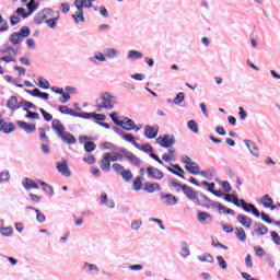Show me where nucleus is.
I'll return each instance as SVG.
<instances>
[{
    "instance_id": "44",
    "label": "nucleus",
    "mask_w": 280,
    "mask_h": 280,
    "mask_svg": "<svg viewBox=\"0 0 280 280\" xmlns=\"http://www.w3.org/2000/svg\"><path fill=\"white\" fill-rule=\"evenodd\" d=\"M15 128L16 127L12 122L5 121V125H3L2 128V132H4V135H10V132H14Z\"/></svg>"
},
{
    "instance_id": "13",
    "label": "nucleus",
    "mask_w": 280,
    "mask_h": 280,
    "mask_svg": "<svg viewBox=\"0 0 280 280\" xmlns=\"http://www.w3.org/2000/svg\"><path fill=\"white\" fill-rule=\"evenodd\" d=\"M105 161H112V163H116V161H124V154L121 152H112L104 153Z\"/></svg>"
},
{
    "instance_id": "62",
    "label": "nucleus",
    "mask_w": 280,
    "mask_h": 280,
    "mask_svg": "<svg viewBox=\"0 0 280 280\" xmlns=\"http://www.w3.org/2000/svg\"><path fill=\"white\" fill-rule=\"evenodd\" d=\"M69 100H71V94H69L68 92H65L63 90L61 93V98L59 100L60 104H67Z\"/></svg>"
},
{
    "instance_id": "49",
    "label": "nucleus",
    "mask_w": 280,
    "mask_h": 280,
    "mask_svg": "<svg viewBox=\"0 0 280 280\" xmlns=\"http://www.w3.org/2000/svg\"><path fill=\"white\" fill-rule=\"evenodd\" d=\"M0 54H9V55L13 54V56H16V54H19V48H14L12 46H9L4 49H1Z\"/></svg>"
},
{
    "instance_id": "41",
    "label": "nucleus",
    "mask_w": 280,
    "mask_h": 280,
    "mask_svg": "<svg viewBox=\"0 0 280 280\" xmlns=\"http://www.w3.org/2000/svg\"><path fill=\"white\" fill-rule=\"evenodd\" d=\"M74 117H80L81 119H93V117H95V112H93V113H88V112L74 113Z\"/></svg>"
},
{
    "instance_id": "21",
    "label": "nucleus",
    "mask_w": 280,
    "mask_h": 280,
    "mask_svg": "<svg viewBox=\"0 0 280 280\" xmlns=\"http://www.w3.org/2000/svg\"><path fill=\"white\" fill-rule=\"evenodd\" d=\"M52 130L60 137L65 132V125L58 119L52 120Z\"/></svg>"
},
{
    "instance_id": "20",
    "label": "nucleus",
    "mask_w": 280,
    "mask_h": 280,
    "mask_svg": "<svg viewBox=\"0 0 280 280\" xmlns=\"http://www.w3.org/2000/svg\"><path fill=\"white\" fill-rule=\"evenodd\" d=\"M104 55L105 58H108L109 60H115V58H119V50L115 48H105Z\"/></svg>"
},
{
    "instance_id": "61",
    "label": "nucleus",
    "mask_w": 280,
    "mask_h": 280,
    "mask_svg": "<svg viewBox=\"0 0 280 280\" xmlns=\"http://www.w3.org/2000/svg\"><path fill=\"white\" fill-rule=\"evenodd\" d=\"M199 261H207L208 264H213V256L211 254H206L205 256H198Z\"/></svg>"
},
{
    "instance_id": "31",
    "label": "nucleus",
    "mask_w": 280,
    "mask_h": 280,
    "mask_svg": "<svg viewBox=\"0 0 280 280\" xmlns=\"http://www.w3.org/2000/svg\"><path fill=\"white\" fill-rule=\"evenodd\" d=\"M82 268L86 270V272H100V267L95 264L84 262Z\"/></svg>"
},
{
    "instance_id": "59",
    "label": "nucleus",
    "mask_w": 280,
    "mask_h": 280,
    "mask_svg": "<svg viewBox=\"0 0 280 280\" xmlns=\"http://www.w3.org/2000/svg\"><path fill=\"white\" fill-rule=\"evenodd\" d=\"M121 138L127 141L128 143H135V141H137V138H135V136L132 133H126L124 132Z\"/></svg>"
},
{
    "instance_id": "56",
    "label": "nucleus",
    "mask_w": 280,
    "mask_h": 280,
    "mask_svg": "<svg viewBox=\"0 0 280 280\" xmlns=\"http://www.w3.org/2000/svg\"><path fill=\"white\" fill-rule=\"evenodd\" d=\"M141 152H145V154H152L154 152V149L152 148V144L144 143L141 145Z\"/></svg>"
},
{
    "instance_id": "54",
    "label": "nucleus",
    "mask_w": 280,
    "mask_h": 280,
    "mask_svg": "<svg viewBox=\"0 0 280 280\" xmlns=\"http://www.w3.org/2000/svg\"><path fill=\"white\" fill-rule=\"evenodd\" d=\"M110 162L112 161H105L103 155V160L101 161V170H103V172H110Z\"/></svg>"
},
{
    "instance_id": "18",
    "label": "nucleus",
    "mask_w": 280,
    "mask_h": 280,
    "mask_svg": "<svg viewBox=\"0 0 280 280\" xmlns=\"http://www.w3.org/2000/svg\"><path fill=\"white\" fill-rule=\"evenodd\" d=\"M223 198L225 202H231L232 205H235V207H240L242 202V199H240L236 194H228Z\"/></svg>"
},
{
    "instance_id": "8",
    "label": "nucleus",
    "mask_w": 280,
    "mask_h": 280,
    "mask_svg": "<svg viewBox=\"0 0 280 280\" xmlns=\"http://www.w3.org/2000/svg\"><path fill=\"white\" fill-rule=\"evenodd\" d=\"M147 174L148 178H152L153 180H163L165 178V174L154 166L147 167Z\"/></svg>"
},
{
    "instance_id": "16",
    "label": "nucleus",
    "mask_w": 280,
    "mask_h": 280,
    "mask_svg": "<svg viewBox=\"0 0 280 280\" xmlns=\"http://www.w3.org/2000/svg\"><path fill=\"white\" fill-rule=\"evenodd\" d=\"M212 209H218L219 211H223L225 215H235V210L226 208L220 202H212Z\"/></svg>"
},
{
    "instance_id": "38",
    "label": "nucleus",
    "mask_w": 280,
    "mask_h": 280,
    "mask_svg": "<svg viewBox=\"0 0 280 280\" xmlns=\"http://www.w3.org/2000/svg\"><path fill=\"white\" fill-rule=\"evenodd\" d=\"M46 16L43 14V11H39L35 16H34V23L36 25H43L45 23Z\"/></svg>"
},
{
    "instance_id": "32",
    "label": "nucleus",
    "mask_w": 280,
    "mask_h": 280,
    "mask_svg": "<svg viewBox=\"0 0 280 280\" xmlns=\"http://www.w3.org/2000/svg\"><path fill=\"white\" fill-rule=\"evenodd\" d=\"M16 34L23 39L27 38L32 34V31L30 30V26H22Z\"/></svg>"
},
{
    "instance_id": "6",
    "label": "nucleus",
    "mask_w": 280,
    "mask_h": 280,
    "mask_svg": "<svg viewBox=\"0 0 280 280\" xmlns=\"http://www.w3.org/2000/svg\"><path fill=\"white\" fill-rule=\"evenodd\" d=\"M213 201L207 195L199 192V197L195 200V205H198L199 207H203L205 209H213Z\"/></svg>"
},
{
    "instance_id": "35",
    "label": "nucleus",
    "mask_w": 280,
    "mask_h": 280,
    "mask_svg": "<svg viewBox=\"0 0 280 280\" xmlns=\"http://www.w3.org/2000/svg\"><path fill=\"white\" fill-rule=\"evenodd\" d=\"M191 255V252L189 250V245L187 244V242H183L182 243V252H180V256L184 258H187Z\"/></svg>"
},
{
    "instance_id": "45",
    "label": "nucleus",
    "mask_w": 280,
    "mask_h": 280,
    "mask_svg": "<svg viewBox=\"0 0 280 280\" xmlns=\"http://www.w3.org/2000/svg\"><path fill=\"white\" fill-rule=\"evenodd\" d=\"M91 62H97V60L100 62H106V56L102 52H96L94 57L90 58Z\"/></svg>"
},
{
    "instance_id": "47",
    "label": "nucleus",
    "mask_w": 280,
    "mask_h": 280,
    "mask_svg": "<svg viewBox=\"0 0 280 280\" xmlns=\"http://www.w3.org/2000/svg\"><path fill=\"white\" fill-rule=\"evenodd\" d=\"M142 188H143V182H141V176H138L133 180V190L141 191Z\"/></svg>"
},
{
    "instance_id": "5",
    "label": "nucleus",
    "mask_w": 280,
    "mask_h": 280,
    "mask_svg": "<svg viewBox=\"0 0 280 280\" xmlns=\"http://www.w3.org/2000/svg\"><path fill=\"white\" fill-rule=\"evenodd\" d=\"M240 207L243 209V211H245V213H253L255 218H261V212H259V209H257L255 205L248 203L246 200L241 199Z\"/></svg>"
},
{
    "instance_id": "9",
    "label": "nucleus",
    "mask_w": 280,
    "mask_h": 280,
    "mask_svg": "<svg viewBox=\"0 0 280 280\" xmlns=\"http://www.w3.org/2000/svg\"><path fill=\"white\" fill-rule=\"evenodd\" d=\"M144 137H147V139H156V137H159V125L144 126Z\"/></svg>"
},
{
    "instance_id": "2",
    "label": "nucleus",
    "mask_w": 280,
    "mask_h": 280,
    "mask_svg": "<svg viewBox=\"0 0 280 280\" xmlns=\"http://www.w3.org/2000/svg\"><path fill=\"white\" fill-rule=\"evenodd\" d=\"M170 186L178 187L179 189H182L183 194L186 196V198H188V200H191L192 202H196V200H198L200 191L194 190V188H191L185 184H180V183L176 182L175 179L170 180Z\"/></svg>"
},
{
    "instance_id": "4",
    "label": "nucleus",
    "mask_w": 280,
    "mask_h": 280,
    "mask_svg": "<svg viewBox=\"0 0 280 280\" xmlns=\"http://www.w3.org/2000/svg\"><path fill=\"white\" fill-rule=\"evenodd\" d=\"M156 143L161 148L170 149L176 144V138L174 137V135H163L156 139Z\"/></svg>"
},
{
    "instance_id": "63",
    "label": "nucleus",
    "mask_w": 280,
    "mask_h": 280,
    "mask_svg": "<svg viewBox=\"0 0 280 280\" xmlns=\"http://www.w3.org/2000/svg\"><path fill=\"white\" fill-rule=\"evenodd\" d=\"M270 235H271L272 242H273L277 246H280V236H279V233H277L276 231H271V232H270Z\"/></svg>"
},
{
    "instance_id": "15",
    "label": "nucleus",
    "mask_w": 280,
    "mask_h": 280,
    "mask_svg": "<svg viewBox=\"0 0 280 280\" xmlns=\"http://www.w3.org/2000/svg\"><path fill=\"white\" fill-rule=\"evenodd\" d=\"M237 222H240V224H242V226H244L245 229H250V226H253V219L248 218L245 214H238L236 217Z\"/></svg>"
},
{
    "instance_id": "3",
    "label": "nucleus",
    "mask_w": 280,
    "mask_h": 280,
    "mask_svg": "<svg viewBox=\"0 0 280 280\" xmlns=\"http://www.w3.org/2000/svg\"><path fill=\"white\" fill-rule=\"evenodd\" d=\"M160 202L163 207H176L178 205V197L170 192H161Z\"/></svg>"
},
{
    "instance_id": "48",
    "label": "nucleus",
    "mask_w": 280,
    "mask_h": 280,
    "mask_svg": "<svg viewBox=\"0 0 280 280\" xmlns=\"http://www.w3.org/2000/svg\"><path fill=\"white\" fill-rule=\"evenodd\" d=\"M34 183H35L34 179H31L27 177L22 180V185L24 189H26V191H30V189H32Z\"/></svg>"
},
{
    "instance_id": "60",
    "label": "nucleus",
    "mask_w": 280,
    "mask_h": 280,
    "mask_svg": "<svg viewBox=\"0 0 280 280\" xmlns=\"http://www.w3.org/2000/svg\"><path fill=\"white\" fill-rule=\"evenodd\" d=\"M34 211L36 213L37 222H39V224H43V222H45L47 220V218L40 212V210L34 209Z\"/></svg>"
},
{
    "instance_id": "7",
    "label": "nucleus",
    "mask_w": 280,
    "mask_h": 280,
    "mask_svg": "<svg viewBox=\"0 0 280 280\" xmlns=\"http://www.w3.org/2000/svg\"><path fill=\"white\" fill-rule=\"evenodd\" d=\"M119 152H121L125 159H128L131 165H135L136 167H141V159L137 158V155L132 154V152L128 151L126 148H120Z\"/></svg>"
},
{
    "instance_id": "37",
    "label": "nucleus",
    "mask_w": 280,
    "mask_h": 280,
    "mask_svg": "<svg viewBox=\"0 0 280 280\" xmlns=\"http://www.w3.org/2000/svg\"><path fill=\"white\" fill-rule=\"evenodd\" d=\"M37 80H38V85L37 86H39V89H44L45 91H47V89H51V85L49 84L47 79H44L43 77H39Z\"/></svg>"
},
{
    "instance_id": "24",
    "label": "nucleus",
    "mask_w": 280,
    "mask_h": 280,
    "mask_svg": "<svg viewBox=\"0 0 280 280\" xmlns=\"http://www.w3.org/2000/svg\"><path fill=\"white\" fill-rule=\"evenodd\" d=\"M39 185H42L43 187V191H45L46 196L48 198H51L54 196V187H51V185L43 182V180H39Z\"/></svg>"
},
{
    "instance_id": "36",
    "label": "nucleus",
    "mask_w": 280,
    "mask_h": 280,
    "mask_svg": "<svg viewBox=\"0 0 280 280\" xmlns=\"http://www.w3.org/2000/svg\"><path fill=\"white\" fill-rule=\"evenodd\" d=\"M185 170L186 172H188V174H192L194 176H198V174H200V165H196V166L186 165Z\"/></svg>"
},
{
    "instance_id": "34",
    "label": "nucleus",
    "mask_w": 280,
    "mask_h": 280,
    "mask_svg": "<svg viewBox=\"0 0 280 280\" xmlns=\"http://www.w3.org/2000/svg\"><path fill=\"white\" fill-rule=\"evenodd\" d=\"M236 237L238 242H246V231L243 228H236Z\"/></svg>"
},
{
    "instance_id": "11",
    "label": "nucleus",
    "mask_w": 280,
    "mask_h": 280,
    "mask_svg": "<svg viewBox=\"0 0 280 280\" xmlns=\"http://www.w3.org/2000/svg\"><path fill=\"white\" fill-rule=\"evenodd\" d=\"M16 124L19 128H21V130H24V132H26V135H32V132H36V125L34 124L32 125L23 120H18Z\"/></svg>"
},
{
    "instance_id": "27",
    "label": "nucleus",
    "mask_w": 280,
    "mask_h": 280,
    "mask_svg": "<svg viewBox=\"0 0 280 280\" xmlns=\"http://www.w3.org/2000/svg\"><path fill=\"white\" fill-rule=\"evenodd\" d=\"M127 58L128 60H141V58H143V54L139 50H129Z\"/></svg>"
},
{
    "instance_id": "14",
    "label": "nucleus",
    "mask_w": 280,
    "mask_h": 280,
    "mask_svg": "<svg viewBox=\"0 0 280 280\" xmlns=\"http://www.w3.org/2000/svg\"><path fill=\"white\" fill-rule=\"evenodd\" d=\"M143 191H147V194H154V191H161V184L147 182L144 184Z\"/></svg>"
},
{
    "instance_id": "22",
    "label": "nucleus",
    "mask_w": 280,
    "mask_h": 280,
    "mask_svg": "<svg viewBox=\"0 0 280 280\" xmlns=\"http://www.w3.org/2000/svg\"><path fill=\"white\" fill-rule=\"evenodd\" d=\"M260 205H262L265 209H270L272 205H275V200L269 195H265L260 199Z\"/></svg>"
},
{
    "instance_id": "33",
    "label": "nucleus",
    "mask_w": 280,
    "mask_h": 280,
    "mask_svg": "<svg viewBox=\"0 0 280 280\" xmlns=\"http://www.w3.org/2000/svg\"><path fill=\"white\" fill-rule=\"evenodd\" d=\"M97 148V144L95 142L89 140L84 142V150L88 152V154H91V152H95V149Z\"/></svg>"
},
{
    "instance_id": "17",
    "label": "nucleus",
    "mask_w": 280,
    "mask_h": 280,
    "mask_svg": "<svg viewBox=\"0 0 280 280\" xmlns=\"http://www.w3.org/2000/svg\"><path fill=\"white\" fill-rule=\"evenodd\" d=\"M7 108H9V110H11L12 113H14V110H19L20 105H19V97L16 96H11L8 101H7Z\"/></svg>"
},
{
    "instance_id": "58",
    "label": "nucleus",
    "mask_w": 280,
    "mask_h": 280,
    "mask_svg": "<svg viewBox=\"0 0 280 280\" xmlns=\"http://www.w3.org/2000/svg\"><path fill=\"white\" fill-rule=\"evenodd\" d=\"M173 102L176 105L183 104V102H185V93H183V92L177 93V95L175 96Z\"/></svg>"
},
{
    "instance_id": "50",
    "label": "nucleus",
    "mask_w": 280,
    "mask_h": 280,
    "mask_svg": "<svg viewBox=\"0 0 280 280\" xmlns=\"http://www.w3.org/2000/svg\"><path fill=\"white\" fill-rule=\"evenodd\" d=\"M120 176L126 180V183H130L132 180V172L130 170H125L120 173Z\"/></svg>"
},
{
    "instance_id": "25",
    "label": "nucleus",
    "mask_w": 280,
    "mask_h": 280,
    "mask_svg": "<svg viewBox=\"0 0 280 280\" xmlns=\"http://www.w3.org/2000/svg\"><path fill=\"white\" fill-rule=\"evenodd\" d=\"M58 21H60V11H57V16L45 20V23L50 27V30H55L58 25Z\"/></svg>"
},
{
    "instance_id": "28",
    "label": "nucleus",
    "mask_w": 280,
    "mask_h": 280,
    "mask_svg": "<svg viewBox=\"0 0 280 280\" xmlns=\"http://www.w3.org/2000/svg\"><path fill=\"white\" fill-rule=\"evenodd\" d=\"M208 218H210V220H211V213L202 212V211L197 212V220L200 224H205L207 222Z\"/></svg>"
},
{
    "instance_id": "19",
    "label": "nucleus",
    "mask_w": 280,
    "mask_h": 280,
    "mask_svg": "<svg viewBox=\"0 0 280 280\" xmlns=\"http://www.w3.org/2000/svg\"><path fill=\"white\" fill-rule=\"evenodd\" d=\"M122 121L124 125L120 128H122V130H126L127 132H130V130H135V128H137V124H135V120L128 117H125Z\"/></svg>"
},
{
    "instance_id": "1",
    "label": "nucleus",
    "mask_w": 280,
    "mask_h": 280,
    "mask_svg": "<svg viewBox=\"0 0 280 280\" xmlns=\"http://www.w3.org/2000/svg\"><path fill=\"white\" fill-rule=\"evenodd\" d=\"M101 102V103H100ZM97 108H106V110H113L115 104H117V96H114L109 92H104L101 97L96 100Z\"/></svg>"
},
{
    "instance_id": "39",
    "label": "nucleus",
    "mask_w": 280,
    "mask_h": 280,
    "mask_svg": "<svg viewBox=\"0 0 280 280\" xmlns=\"http://www.w3.org/2000/svg\"><path fill=\"white\" fill-rule=\"evenodd\" d=\"M117 116H118L117 112H114V113L109 114V117H110L112 121L116 126H119V128H121V127H124V120H119V118Z\"/></svg>"
},
{
    "instance_id": "42",
    "label": "nucleus",
    "mask_w": 280,
    "mask_h": 280,
    "mask_svg": "<svg viewBox=\"0 0 280 280\" xmlns=\"http://www.w3.org/2000/svg\"><path fill=\"white\" fill-rule=\"evenodd\" d=\"M167 172H170L171 174H174L175 176H178L179 178L185 179V170L182 168V171H176L174 168H172V166H165Z\"/></svg>"
},
{
    "instance_id": "46",
    "label": "nucleus",
    "mask_w": 280,
    "mask_h": 280,
    "mask_svg": "<svg viewBox=\"0 0 280 280\" xmlns=\"http://www.w3.org/2000/svg\"><path fill=\"white\" fill-rule=\"evenodd\" d=\"M10 30V24H8V20L3 19L0 14V32H8Z\"/></svg>"
},
{
    "instance_id": "51",
    "label": "nucleus",
    "mask_w": 280,
    "mask_h": 280,
    "mask_svg": "<svg viewBox=\"0 0 280 280\" xmlns=\"http://www.w3.org/2000/svg\"><path fill=\"white\" fill-rule=\"evenodd\" d=\"M38 110L44 117L45 121H51L54 119V116L49 112L43 109V107H39Z\"/></svg>"
},
{
    "instance_id": "29",
    "label": "nucleus",
    "mask_w": 280,
    "mask_h": 280,
    "mask_svg": "<svg viewBox=\"0 0 280 280\" xmlns=\"http://www.w3.org/2000/svg\"><path fill=\"white\" fill-rule=\"evenodd\" d=\"M9 40L12 45H21L23 43V38L16 32H13L9 36Z\"/></svg>"
},
{
    "instance_id": "30",
    "label": "nucleus",
    "mask_w": 280,
    "mask_h": 280,
    "mask_svg": "<svg viewBox=\"0 0 280 280\" xmlns=\"http://www.w3.org/2000/svg\"><path fill=\"white\" fill-rule=\"evenodd\" d=\"M58 110L61 113V115H70L71 117H75V112H73V109L69 108L67 105H60Z\"/></svg>"
},
{
    "instance_id": "26",
    "label": "nucleus",
    "mask_w": 280,
    "mask_h": 280,
    "mask_svg": "<svg viewBox=\"0 0 280 280\" xmlns=\"http://www.w3.org/2000/svg\"><path fill=\"white\" fill-rule=\"evenodd\" d=\"M254 226H256L254 231L257 235H267L268 228L264 223H255Z\"/></svg>"
},
{
    "instance_id": "40",
    "label": "nucleus",
    "mask_w": 280,
    "mask_h": 280,
    "mask_svg": "<svg viewBox=\"0 0 280 280\" xmlns=\"http://www.w3.org/2000/svg\"><path fill=\"white\" fill-rule=\"evenodd\" d=\"M14 229H12V226L0 228V234L3 235V237H12Z\"/></svg>"
},
{
    "instance_id": "23",
    "label": "nucleus",
    "mask_w": 280,
    "mask_h": 280,
    "mask_svg": "<svg viewBox=\"0 0 280 280\" xmlns=\"http://www.w3.org/2000/svg\"><path fill=\"white\" fill-rule=\"evenodd\" d=\"M244 143H245L246 148L249 150L250 154H253V156H256V158L259 156V153H257L258 149H257V145L255 144V142H253L250 140H244Z\"/></svg>"
},
{
    "instance_id": "43",
    "label": "nucleus",
    "mask_w": 280,
    "mask_h": 280,
    "mask_svg": "<svg viewBox=\"0 0 280 280\" xmlns=\"http://www.w3.org/2000/svg\"><path fill=\"white\" fill-rule=\"evenodd\" d=\"M101 145L103 147V150H113L114 152H119V150H121V148H118L112 142H103Z\"/></svg>"
},
{
    "instance_id": "10",
    "label": "nucleus",
    "mask_w": 280,
    "mask_h": 280,
    "mask_svg": "<svg viewBox=\"0 0 280 280\" xmlns=\"http://www.w3.org/2000/svg\"><path fill=\"white\" fill-rule=\"evenodd\" d=\"M57 170L59 174H61L62 176H66V178H69V176H71V171L69 170V163L66 160L57 163Z\"/></svg>"
},
{
    "instance_id": "64",
    "label": "nucleus",
    "mask_w": 280,
    "mask_h": 280,
    "mask_svg": "<svg viewBox=\"0 0 280 280\" xmlns=\"http://www.w3.org/2000/svg\"><path fill=\"white\" fill-rule=\"evenodd\" d=\"M42 13L46 16V20L49 19V16H54V14H56L54 9H51V8H44L42 10Z\"/></svg>"
},
{
    "instance_id": "12",
    "label": "nucleus",
    "mask_w": 280,
    "mask_h": 280,
    "mask_svg": "<svg viewBox=\"0 0 280 280\" xmlns=\"http://www.w3.org/2000/svg\"><path fill=\"white\" fill-rule=\"evenodd\" d=\"M60 139L65 142L68 143V145H75V143H78V140L75 139V136H73L71 132L69 131H65L63 133H61Z\"/></svg>"
},
{
    "instance_id": "52",
    "label": "nucleus",
    "mask_w": 280,
    "mask_h": 280,
    "mask_svg": "<svg viewBox=\"0 0 280 280\" xmlns=\"http://www.w3.org/2000/svg\"><path fill=\"white\" fill-rule=\"evenodd\" d=\"M187 127L191 132H195V135H198V122L196 120H189L187 122Z\"/></svg>"
},
{
    "instance_id": "53",
    "label": "nucleus",
    "mask_w": 280,
    "mask_h": 280,
    "mask_svg": "<svg viewBox=\"0 0 280 280\" xmlns=\"http://www.w3.org/2000/svg\"><path fill=\"white\" fill-rule=\"evenodd\" d=\"M14 14H18V16H22V19H27L30 16V13L25 10V8H18L14 11Z\"/></svg>"
},
{
    "instance_id": "57",
    "label": "nucleus",
    "mask_w": 280,
    "mask_h": 280,
    "mask_svg": "<svg viewBox=\"0 0 280 280\" xmlns=\"http://www.w3.org/2000/svg\"><path fill=\"white\" fill-rule=\"evenodd\" d=\"M221 187H222L223 191H225V194H231V191L233 190L231 183H229L228 180L221 182Z\"/></svg>"
},
{
    "instance_id": "55",
    "label": "nucleus",
    "mask_w": 280,
    "mask_h": 280,
    "mask_svg": "<svg viewBox=\"0 0 280 280\" xmlns=\"http://www.w3.org/2000/svg\"><path fill=\"white\" fill-rule=\"evenodd\" d=\"M39 139L44 143H49V136L45 132V128H39Z\"/></svg>"
}]
</instances>
